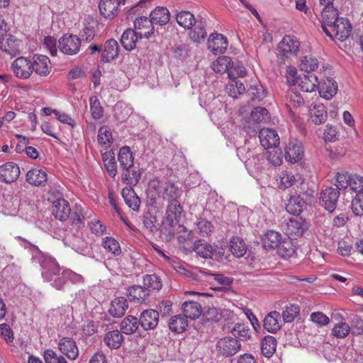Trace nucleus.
<instances>
[{"mask_svg":"<svg viewBox=\"0 0 363 363\" xmlns=\"http://www.w3.org/2000/svg\"><path fill=\"white\" fill-rule=\"evenodd\" d=\"M177 23L185 29H190L196 24L194 16L189 11H182L176 16Z\"/></svg>","mask_w":363,"mask_h":363,"instance_id":"45","label":"nucleus"},{"mask_svg":"<svg viewBox=\"0 0 363 363\" xmlns=\"http://www.w3.org/2000/svg\"><path fill=\"white\" fill-rule=\"evenodd\" d=\"M299 313V307L296 304L286 306L282 312L283 320L285 323H291Z\"/></svg>","mask_w":363,"mask_h":363,"instance_id":"61","label":"nucleus"},{"mask_svg":"<svg viewBox=\"0 0 363 363\" xmlns=\"http://www.w3.org/2000/svg\"><path fill=\"white\" fill-rule=\"evenodd\" d=\"M155 186H151L149 189L148 195L152 201V204L160 203L158 201L162 197L164 200H167L168 203L179 201V199L182 194V189L179 188L174 184L168 182L159 186L156 193Z\"/></svg>","mask_w":363,"mask_h":363,"instance_id":"1","label":"nucleus"},{"mask_svg":"<svg viewBox=\"0 0 363 363\" xmlns=\"http://www.w3.org/2000/svg\"><path fill=\"white\" fill-rule=\"evenodd\" d=\"M194 251L203 258H213L216 253L217 247H213L204 240H196L194 244Z\"/></svg>","mask_w":363,"mask_h":363,"instance_id":"23","label":"nucleus"},{"mask_svg":"<svg viewBox=\"0 0 363 363\" xmlns=\"http://www.w3.org/2000/svg\"><path fill=\"white\" fill-rule=\"evenodd\" d=\"M228 48L227 38L222 34H211L208 40V48L214 55L223 53Z\"/></svg>","mask_w":363,"mask_h":363,"instance_id":"15","label":"nucleus"},{"mask_svg":"<svg viewBox=\"0 0 363 363\" xmlns=\"http://www.w3.org/2000/svg\"><path fill=\"white\" fill-rule=\"evenodd\" d=\"M101 60L104 62H109L118 55V44L114 39H109L104 43Z\"/></svg>","mask_w":363,"mask_h":363,"instance_id":"24","label":"nucleus"},{"mask_svg":"<svg viewBox=\"0 0 363 363\" xmlns=\"http://www.w3.org/2000/svg\"><path fill=\"white\" fill-rule=\"evenodd\" d=\"M213 225L206 219H199L196 224L194 232L201 237L209 235L212 233Z\"/></svg>","mask_w":363,"mask_h":363,"instance_id":"55","label":"nucleus"},{"mask_svg":"<svg viewBox=\"0 0 363 363\" xmlns=\"http://www.w3.org/2000/svg\"><path fill=\"white\" fill-rule=\"evenodd\" d=\"M122 196L129 208L138 211L140 204V199L131 186H126L122 190Z\"/></svg>","mask_w":363,"mask_h":363,"instance_id":"33","label":"nucleus"},{"mask_svg":"<svg viewBox=\"0 0 363 363\" xmlns=\"http://www.w3.org/2000/svg\"><path fill=\"white\" fill-rule=\"evenodd\" d=\"M52 213L61 221L67 220L71 213L69 202L64 199L55 200L52 206Z\"/></svg>","mask_w":363,"mask_h":363,"instance_id":"20","label":"nucleus"},{"mask_svg":"<svg viewBox=\"0 0 363 363\" xmlns=\"http://www.w3.org/2000/svg\"><path fill=\"white\" fill-rule=\"evenodd\" d=\"M352 210L355 216H363V191H359L352 201Z\"/></svg>","mask_w":363,"mask_h":363,"instance_id":"60","label":"nucleus"},{"mask_svg":"<svg viewBox=\"0 0 363 363\" xmlns=\"http://www.w3.org/2000/svg\"><path fill=\"white\" fill-rule=\"evenodd\" d=\"M122 180L129 186L136 185L141 177V172L139 169L133 166L132 168H127L124 169L122 174Z\"/></svg>","mask_w":363,"mask_h":363,"instance_id":"36","label":"nucleus"},{"mask_svg":"<svg viewBox=\"0 0 363 363\" xmlns=\"http://www.w3.org/2000/svg\"><path fill=\"white\" fill-rule=\"evenodd\" d=\"M277 341L271 335L266 336L262 342L261 350L262 354L266 357H271L276 351Z\"/></svg>","mask_w":363,"mask_h":363,"instance_id":"48","label":"nucleus"},{"mask_svg":"<svg viewBox=\"0 0 363 363\" xmlns=\"http://www.w3.org/2000/svg\"><path fill=\"white\" fill-rule=\"evenodd\" d=\"M128 291L130 300L141 303L145 301L150 296L145 287L140 285L129 287Z\"/></svg>","mask_w":363,"mask_h":363,"instance_id":"41","label":"nucleus"},{"mask_svg":"<svg viewBox=\"0 0 363 363\" xmlns=\"http://www.w3.org/2000/svg\"><path fill=\"white\" fill-rule=\"evenodd\" d=\"M182 211V206L179 201L168 203L162 227L169 234H174L173 228L179 223Z\"/></svg>","mask_w":363,"mask_h":363,"instance_id":"3","label":"nucleus"},{"mask_svg":"<svg viewBox=\"0 0 363 363\" xmlns=\"http://www.w3.org/2000/svg\"><path fill=\"white\" fill-rule=\"evenodd\" d=\"M231 62V58L228 56L219 57L212 63L211 68L216 73L228 72Z\"/></svg>","mask_w":363,"mask_h":363,"instance_id":"52","label":"nucleus"},{"mask_svg":"<svg viewBox=\"0 0 363 363\" xmlns=\"http://www.w3.org/2000/svg\"><path fill=\"white\" fill-rule=\"evenodd\" d=\"M182 308L185 318L194 320L198 318L202 313L201 304L194 301L184 302Z\"/></svg>","mask_w":363,"mask_h":363,"instance_id":"32","label":"nucleus"},{"mask_svg":"<svg viewBox=\"0 0 363 363\" xmlns=\"http://www.w3.org/2000/svg\"><path fill=\"white\" fill-rule=\"evenodd\" d=\"M89 104L92 117L96 120L101 118L104 114V109L97 96H93L90 97Z\"/></svg>","mask_w":363,"mask_h":363,"instance_id":"57","label":"nucleus"},{"mask_svg":"<svg viewBox=\"0 0 363 363\" xmlns=\"http://www.w3.org/2000/svg\"><path fill=\"white\" fill-rule=\"evenodd\" d=\"M277 248L278 254L284 259L292 257L295 253L294 245L290 239H282L280 245Z\"/></svg>","mask_w":363,"mask_h":363,"instance_id":"49","label":"nucleus"},{"mask_svg":"<svg viewBox=\"0 0 363 363\" xmlns=\"http://www.w3.org/2000/svg\"><path fill=\"white\" fill-rule=\"evenodd\" d=\"M251 119L255 123L265 122L269 118L268 111L263 107H256L251 111Z\"/></svg>","mask_w":363,"mask_h":363,"instance_id":"59","label":"nucleus"},{"mask_svg":"<svg viewBox=\"0 0 363 363\" xmlns=\"http://www.w3.org/2000/svg\"><path fill=\"white\" fill-rule=\"evenodd\" d=\"M294 84H297L303 91L313 92L318 89L319 81L314 74L308 73L294 80Z\"/></svg>","mask_w":363,"mask_h":363,"instance_id":"14","label":"nucleus"},{"mask_svg":"<svg viewBox=\"0 0 363 363\" xmlns=\"http://www.w3.org/2000/svg\"><path fill=\"white\" fill-rule=\"evenodd\" d=\"M102 246L106 252L113 256H119L122 253V250L119 242L112 237H106L103 238Z\"/></svg>","mask_w":363,"mask_h":363,"instance_id":"44","label":"nucleus"},{"mask_svg":"<svg viewBox=\"0 0 363 363\" xmlns=\"http://www.w3.org/2000/svg\"><path fill=\"white\" fill-rule=\"evenodd\" d=\"M318 89L320 96L328 100L337 94V84L334 79L328 78L323 82H319Z\"/></svg>","mask_w":363,"mask_h":363,"instance_id":"28","label":"nucleus"},{"mask_svg":"<svg viewBox=\"0 0 363 363\" xmlns=\"http://www.w3.org/2000/svg\"><path fill=\"white\" fill-rule=\"evenodd\" d=\"M230 250L234 256L242 257L247 252L245 242L240 237H233L230 240Z\"/></svg>","mask_w":363,"mask_h":363,"instance_id":"39","label":"nucleus"},{"mask_svg":"<svg viewBox=\"0 0 363 363\" xmlns=\"http://www.w3.org/2000/svg\"><path fill=\"white\" fill-rule=\"evenodd\" d=\"M58 347L61 352L70 359H75L79 355V350L74 339L63 337L60 340Z\"/></svg>","mask_w":363,"mask_h":363,"instance_id":"22","label":"nucleus"},{"mask_svg":"<svg viewBox=\"0 0 363 363\" xmlns=\"http://www.w3.org/2000/svg\"><path fill=\"white\" fill-rule=\"evenodd\" d=\"M96 27L97 23L94 19L89 18L86 20L84 26L79 33L81 42L86 43L91 42L96 36Z\"/></svg>","mask_w":363,"mask_h":363,"instance_id":"27","label":"nucleus"},{"mask_svg":"<svg viewBox=\"0 0 363 363\" xmlns=\"http://www.w3.org/2000/svg\"><path fill=\"white\" fill-rule=\"evenodd\" d=\"M281 241V234L275 230L267 231L262 238L263 247L267 250L276 249Z\"/></svg>","mask_w":363,"mask_h":363,"instance_id":"25","label":"nucleus"},{"mask_svg":"<svg viewBox=\"0 0 363 363\" xmlns=\"http://www.w3.org/2000/svg\"><path fill=\"white\" fill-rule=\"evenodd\" d=\"M159 313L153 309H148L143 311L140 314L139 323L142 328L145 330L155 329L159 322Z\"/></svg>","mask_w":363,"mask_h":363,"instance_id":"19","label":"nucleus"},{"mask_svg":"<svg viewBox=\"0 0 363 363\" xmlns=\"http://www.w3.org/2000/svg\"><path fill=\"white\" fill-rule=\"evenodd\" d=\"M48 180L47 174L42 169H33L26 174V181L31 185L40 186Z\"/></svg>","mask_w":363,"mask_h":363,"instance_id":"35","label":"nucleus"},{"mask_svg":"<svg viewBox=\"0 0 363 363\" xmlns=\"http://www.w3.org/2000/svg\"><path fill=\"white\" fill-rule=\"evenodd\" d=\"M247 94L252 102H259L267 95V91L262 85L250 86Z\"/></svg>","mask_w":363,"mask_h":363,"instance_id":"51","label":"nucleus"},{"mask_svg":"<svg viewBox=\"0 0 363 363\" xmlns=\"http://www.w3.org/2000/svg\"><path fill=\"white\" fill-rule=\"evenodd\" d=\"M128 308V303L125 297H118L111 301L108 310L110 315L114 318L122 317Z\"/></svg>","mask_w":363,"mask_h":363,"instance_id":"29","label":"nucleus"},{"mask_svg":"<svg viewBox=\"0 0 363 363\" xmlns=\"http://www.w3.org/2000/svg\"><path fill=\"white\" fill-rule=\"evenodd\" d=\"M138 39H140V38L138 33L129 28L123 33L121 43L126 50L131 51L136 48V43Z\"/></svg>","mask_w":363,"mask_h":363,"instance_id":"34","label":"nucleus"},{"mask_svg":"<svg viewBox=\"0 0 363 363\" xmlns=\"http://www.w3.org/2000/svg\"><path fill=\"white\" fill-rule=\"evenodd\" d=\"M33 72L40 76H47L51 70L50 59L43 55H34L31 60Z\"/></svg>","mask_w":363,"mask_h":363,"instance_id":"16","label":"nucleus"},{"mask_svg":"<svg viewBox=\"0 0 363 363\" xmlns=\"http://www.w3.org/2000/svg\"><path fill=\"white\" fill-rule=\"evenodd\" d=\"M324 32L330 38H337L342 42L351 33L352 26L350 21L345 18H338L330 27L325 26Z\"/></svg>","mask_w":363,"mask_h":363,"instance_id":"2","label":"nucleus"},{"mask_svg":"<svg viewBox=\"0 0 363 363\" xmlns=\"http://www.w3.org/2000/svg\"><path fill=\"white\" fill-rule=\"evenodd\" d=\"M40 264L42 268V277L46 281H51L53 277L61 272L59 264L52 257H43Z\"/></svg>","mask_w":363,"mask_h":363,"instance_id":"10","label":"nucleus"},{"mask_svg":"<svg viewBox=\"0 0 363 363\" xmlns=\"http://www.w3.org/2000/svg\"><path fill=\"white\" fill-rule=\"evenodd\" d=\"M246 74L245 67L239 65L238 62L235 63L231 62L228 71V75L230 79H237L238 77H243Z\"/></svg>","mask_w":363,"mask_h":363,"instance_id":"62","label":"nucleus"},{"mask_svg":"<svg viewBox=\"0 0 363 363\" xmlns=\"http://www.w3.org/2000/svg\"><path fill=\"white\" fill-rule=\"evenodd\" d=\"M139 324L136 317L128 315L121 323V332L126 335L133 334L138 328Z\"/></svg>","mask_w":363,"mask_h":363,"instance_id":"40","label":"nucleus"},{"mask_svg":"<svg viewBox=\"0 0 363 363\" xmlns=\"http://www.w3.org/2000/svg\"><path fill=\"white\" fill-rule=\"evenodd\" d=\"M21 42L8 34L0 39V48L1 51L9 55L15 56L21 51Z\"/></svg>","mask_w":363,"mask_h":363,"instance_id":"18","label":"nucleus"},{"mask_svg":"<svg viewBox=\"0 0 363 363\" xmlns=\"http://www.w3.org/2000/svg\"><path fill=\"white\" fill-rule=\"evenodd\" d=\"M309 228L308 223L302 218H291L286 223V232L294 239L302 237Z\"/></svg>","mask_w":363,"mask_h":363,"instance_id":"9","label":"nucleus"},{"mask_svg":"<svg viewBox=\"0 0 363 363\" xmlns=\"http://www.w3.org/2000/svg\"><path fill=\"white\" fill-rule=\"evenodd\" d=\"M125 0H101L99 8L101 14L107 19L114 18L118 13V7Z\"/></svg>","mask_w":363,"mask_h":363,"instance_id":"11","label":"nucleus"},{"mask_svg":"<svg viewBox=\"0 0 363 363\" xmlns=\"http://www.w3.org/2000/svg\"><path fill=\"white\" fill-rule=\"evenodd\" d=\"M311 116L315 124L323 123L328 117L324 105L322 104H315L313 108L311 109Z\"/></svg>","mask_w":363,"mask_h":363,"instance_id":"47","label":"nucleus"},{"mask_svg":"<svg viewBox=\"0 0 363 363\" xmlns=\"http://www.w3.org/2000/svg\"><path fill=\"white\" fill-rule=\"evenodd\" d=\"M263 327L269 333H277L281 327L280 323V313L275 311L268 313L264 318Z\"/></svg>","mask_w":363,"mask_h":363,"instance_id":"26","label":"nucleus"},{"mask_svg":"<svg viewBox=\"0 0 363 363\" xmlns=\"http://www.w3.org/2000/svg\"><path fill=\"white\" fill-rule=\"evenodd\" d=\"M279 50L286 58L296 56L300 49V42L294 36L285 35L279 43Z\"/></svg>","mask_w":363,"mask_h":363,"instance_id":"7","label":"nucleus"},{"mask_svg":"<svg viewBox=\"0 0 363 363\" xmlns=\"http://www.w3.org/2000/svg\"><path fill=\"white\" fill-rule=\"evenodd\" d=\"M351 330L350 326L345 322H340L332 329V335L337 338H345Z\"/></svg>","mask_w":363,"mask_h":363,"instance_id":"58","label":"nucleus"},{"mask_svg":"<svg viewBox=\"0 0 363 363\" xmlns=\"http://www.w3.org/2000/svg\"><path fill=\"white\" fill-rule=\"evenodd\" d=\"M21 174L19 167L11 162H6L0 167V181L11 183L18 179Z\"/></svg>","mask_w":363,"mask_h":363,"instance_id":"12","label":"nucleus"},{"mask_svg":"<svg viewBox=\"0 0 363 363\" xmlns=\"http://www.w3.org/2000/svg\"><path fill=\"white\" fill-rule=\"evenodd\" d=\"M143 286L150 294V292L152 291L160 290L162 287V284L157 275L155 274H146L143 277Z\"/></svg>","mask_w":363,"mask_h":363,"instance_id":"43","label":"nucleus"},{"mask_svg":"<svg viewBox=\"0 0 363 363\" xmlns=\"http://www.w3.org/2000/svg\"><path fill=\"white\" fill-rule=\"evenodd\" d=\"M104 343L111 350L118 349L124 342L121 332L114 330L108 332L104 337Z\"/></svg>","mask_w":363,"mask_h":363,"instance_id":"31","label":"nucleus"},{"mask_svg":"<svg viewBox=\"0 0 363 363\" xmlns=\"http://www.w3.org/2000/svg\"><path fill=\"white\" fill-rule=\"evenodd\" d=\"M241 345L239 341L232 337H225L220 339L216 348L219 354L228 357L235 355L240 349Z\"/></svg>","mask_w":363,"mask_h":363,"instance_id":"4","label":"nucleus"},{"mask_svg":"<svg viewBox=\"0 0 363 363\" xmlns=\"http://www.w3.org/2000/svg\"><path fill=\"white\" fill-rule=\"evenodd\" d=\"M150 18L154 25H166L170 19L169 10L162 6H157L150 13Z\"/></svg>","mask_w":363,"mask_h":363,"instance_id":"30","label":"nucleus"},{"mask_svg":"<svg viewBox=\"0 0 363 363\" xmlns=\"http://www.w3.org/2000/svg\"><path fill=\"white\" fill-rule=\"evenodd\" d=\"M103 161L106 169L111 177H114L117 174V165L114 156L106 155L103 157Z\"/></svg>","mask_w":363,"mask_h":363,"instance_id":"63","label":"nucleus"},{"mask_svg":"<svg viewBox=\"0 0 363 363\" xmlns=\"http://www.w3.org/2000/svg\"><path fill=\"white\" fill-rule=\"evenodd\" d=\"M97 139L101 145L107 147L113 142L112 133L106 126H101L99 130Z\"/></svg>","mask_w":363,"mask_h":363,"instance_id":"56","label":"nucleus"},{"mask_svg":"<svg viewBox=\"0 0 363 363\" xmlns=\"http://www.w3.org/2000/svg\"><path fill=\"white\" fill-rule=\"evenodd\" d=\"M11 69L17 78L27 79L33 72L31 60L25 57H19L13 62Z\"/></svg>","mask_w":363,"mask_h":363,"instance_id":"5","label":"nucleus"},{"mask_svg":"<svg viewBox=\"0 0 363 363\" xmlns=\"http://www.w3.org/2000/svg\"><path fill=\"white\" fill-rule=\"evenodd\" d=\"M340 196L339 191L333 187H326L322 190L320 196V204L329 212H333L337 207Z\"/></svg>","mask_w":363,"mask_h":363,"instance_id":"8","label":"nucleus"},{"mask_svg":"<svg viewBox=\"0 0 363 363\" xmlns=\"http://www.w3.org/2000/svg\"><path fill=\"white\" fill-rule=\"evenodd\" d=\"M338 18V11L335 7L323 8L321 13L323 30L325 26L330 27Z\"/></svg>","mask_w":363,"mask_h":363,"instance_id":"38","label":"nucleus"},{"mask_svg":"<svg viewBox=\"0 0 363 363\" xmlns=\"http://www.w3.org/2000/svg\"><path fill=\"white\" fill-rule=\"evenodd\" d=\"M235 338H240L242 340H247L251 337L252 333L250 328L242 323H237L230 330Z\"/></svg>","mask_w":363,"mask_h":363,"instance_id":"50","label":"nucleus"},{"mask_svg":"<svg viewBox=\"0 0 363 363\" xmlns=\"http://www.w3.org/2000/svg\"><path fill=\"white\" fill-rule=\"evenodd\" d=\"M301 179L299 174L295 176L292 172L288 171H283L279 175L281 188L286 189L293 186L296 181Z\"/></svg>","mask_w":363,"mask_h":363,"instance_id":"53","label":"nucleus"},{"mask_svg":"<svg viewBox=\"0 0 363 363\" xmlns=\"http://www.w3.org/2000/svg\"><path fill=\"white\" fill-rule=\"evenodd\" d=\"M299 66L301 70L311 73L318 68V61L312 55H306L301 58Z\"/></svg>","mask_w":363,"mask_h":363,"instance_id":"54","label":"nucleus"},{"mask_svg":"<svg viewBox=\"0 0 363 363\" xmlns=\"http://www.w3.org/2000/svg\"><path fill=\"white\" fill-rule=\"evenodd\" d=\"M45 363H67L62 356H58L53 350H47L44 352Z\"/></svg>","mask_w":363,"mask_h":363,"instance_id":"64","label":"nucleus"},{"mask_svg":"<svg viewBox=\"0 0 363 363\" xmlns=\"http://www.w3.org/2000/svg\"><path fill=\"white\" fill-rule=\"evenodd\" d=\"M305 206V201L299 195H295L290 198L286 206V211L293 215H298Z\"/></svg>","mask_w":363,"mask_h":363,"instance_id":"46","label":"nucleus"},{"mask_svg":"<svg viewBox=\"0 0 363 363\" xmlns=\"http://www.w3.org/2000/svg\"><path fill=\"white\" fill-rule=\"evenodd\" d=\"M58 43V48L62 52L73 55L79 51L81 39L75 35H64Z\"/></svg>","mask_w":363,"mask_h":363,"instance_id":"6","label":"nucleus"},{"mask_svg":"<svg viewBox=\"0 0 363 363\" xmlns=\"http://www.w3.org/2000/svg\"><path fill=\"white\" fill-rule=\"evenodd\" d=\"M259 138L260 144L269 149L277 147L279 144V137L276 130L272 128H262L259 130Z\"/></svg>","mask_w":363,"mask_h":363,"instance_id":"21","label":"nucleus"},{"mask_svg":"<svg viewBox=\"0 0 363 363\" xmlns=\"http://www.w3.org/2000/svg\"><path fill=\"white\" fill-rule=\"evenodd\" d=\"M118 160L123 170L133 167L134 165L133 157L129 147L124 146L120 149Z\"/></svg>","mask_w":363,"mask_h":363,"instance_id":"37","label":"nucleus"},{"mask_svg":"<svg viewBox=\"0 0 363 363\" xmlns=\"http://www.w3.org/2000/svg\"><path fill=\"white\" fill-rule=\"evenodd\" d=\"M188 326L186 319L182 315L172 316L169 322V330L177 333L184 332Z\"/></svg>","mask_w":363,"mask_h":363,"instance_id":"42","label":"nucleus"},{"mask_svg":"<svg viewBox=\"0 0 363 363\" xmlns=\"http://www.w3.org/2000/svg\"><path fill=\"white\" fill-rule=\"evenodd\" d=\"M134 27L140 39L149 38L155 32L153 22L145 16L137 18L134 21Z\"/></svg>","mask_w":363,"mask_h":363,"instance_id":"13","label":"nucleus"},{"mask_svg":"<svg viewBox=\"0 0 363 363\" xmlns=\"http://www.w3.org/2000/svg\"><path fill=\"white\" fill-rule=\"evenodd\" d=\"M303 156L302 143L297 140H291L286 148V160L291 163H296L300 161Z\"/></svg>","mask_w":363,"mask_h":363,"instance_id":"17","label":"nucleus"}]
</instances>
